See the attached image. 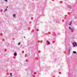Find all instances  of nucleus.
Returning a JSON list of instances; mask_svg holds the SVG:
<instances>
[{"instance_id": "20e7f679", "label": "nucleus", "mask_w": 77, "mask_h": 77, "mask_svg": "<svg viewBox=\"0 0 77 77\" xmlns=\"http://www.w3.org/2000/svg\"><path fill=\"white\" fill-rule=\"evenodd\" d=\"M47 44L48 45H50V42H48V41H47Z\"/></svg>"}, {"instance_id": "9b49d317", "label": "nucleus", "mask_w": 77, "mask_h": 77, "mask_svg": "<svg viewBox=\"0 0 77 77\" xmlns=\"http://www.w3.org/2000/svg\"><path fill=\"white\" fill-rule=\"evenodd\" d=\"M10 75H12V73H10Z\"/></svg>"}, {"instance_id": "dca6fc26", "label": "nucleus", "mask_w": 77, "mask_h": 77, "mask_svg": "<svg viewBox=\"0 0 77 77\" xmlns=\"http://www.w3.org/2000/svg\"><path fill=\"white\" fill-rule=\"evenodd\" d=\"M24 38H25V37H24Z\"/></svg>"}, {"instance_id": "ddd939ff", "label": "nucleus", "mask_w": 77, "mask_h": 77, "mask_svg": "<svg viewBox=\"0 0 77 77\" xmlns=\"http://www.w3.org/2000/svg\"><path fill=\"white\" fill-rule=\"evenodd\" d=\"M10 76H11V77H12V75H10Z\"/></svg>"}, {"instance_id": "4468645a", "label": "nucleus", "mask_w": 77, "mask_h": 77, "mask_svg": "<svg viewBox=\"0 0 77 77\" xmlns=\"http://www.w3.org/2000/svg\"><path fill=\"white\" fill-rule=\"evenodd\" d=\"M6 12V11H5V10L3 11L4 12Z\"/></svg>"}, {"instance_id": "423d86ee", "label": "nucleus", "mask_w": 77, "mask_h": 77, "mask_svg": "<svg viewBox=\"0 0 77 77\" xmlns=\"http://www.w3.org/2000/svg\"><path fill=\"white\" fill-rule=\"evenodd\" d=\"M16 15H15V14H14L13 15V17H15V16H16Z\"/></svg>"}, {"instance_id": "0eeeda50", "label": "nucleus", "mask_w": 77, "mask_h": 77, "mask_svg": "<svg viewBox=\"0 0 77 77\" xmlns=\"http://www.w3.org/2000/svg\"><path fill=\"white\" fill-rule=\"evenodd\" d=\"M73 53H75V54L76 53V52H75V51H73Z\"/></svg>"}, {"instance_id": "39448f33", "label": "nucleus", "mask_w": 77, "mask_h": 77, "mask_svg": "<svg viewBox=\"0 0 77 77\" xmlns=\"http://www.w3.org/2000/svg\"><path fill=\"white\" fill-rule=\"evenodd\" d=\"M72 24V22H70L69 23V26H71Z\"/></svg>"}, {"instance_id": "f257e3e1", "label": "nucleus", "mask_w": 77, "mask_h": 77, "mask_svg": "<svg viewBox=\"0 0 77 77\" xmlns=\"http://www.w3.org/2000/svg\"><path fill=\"white\" fill-rule=\"evenodd\" d=\"M69 30H70L71 32H73L74 29L71 28V27L70 26L69 27Z\"/></svg>"}, {"instance_id": "f3484780", "label": "nucleus", "mask_w": 77, "mask_h": 77, "mask_svg": "<svg viewBox=\"0 0 77 77\" xmlns=\"http://www.w3.org/2000/svg\"><path fill=\"white\" fill-rule=\"evenodd\" d=\"M69 8H71V7L69 6Z\"/></svg>"}, {"instance_id": "7ed1b4c3", "label": "nucleus", "mask_w": 77, "mask_h": 77, "mask_svg": "<svg viewBox=\"0 0 77 77\" xmlns=\"http://www.w3.org/2000/svg\"><path fill=\"white\" fill-rule=\"evenodd\" d=\"M14 56H17V54L16 53H15L14 54Z\"/></svg>"}, {"instance_id": "6e6552de", "label": "nucleus", "mask_w": 77, "mask_h": 77, "mask_svg": "<svg viewBox=\"0 0 77 77\" xmlns=\"http://www.w3.org/2000/svg\"><path fill=\"white\" fill-rule=\"evenodd\" d=\"M20 44H21V43H20V42H19V43H18V45H20Z\"/></svg>"}, {"instance_id": "1a4fd4ad", "label": "nucleus", "mask_w": 77, "mask_h": 77, "mask_svg": "<svg viewBox=\"0 0 77 77\" xmlns=\"http://www.w3.org/2000/svg\"><path fill=\"white\" fill-rule=\"evenodd\" d=\"M7 11V8H6L5 9V11Z\"/></svg>"}, {"instance_id": "2eb2a0df", "label": "nucleus", "mask_w": 77, "mask_h": 77, "mask_svg": "<svg viewBox=\"0 0 77 77\" xmlns=\"http://www.w3.org/2000/svg\"><path fill=\"white\" fill-rule=\"evenodd\" d=\"M7 8H8V6H7V8H6V9H7Z\"/></svg>"}, {"instance_id": "9d476101", "label": "nucleus", "mask_w": 77, "mask_h": 77, "mask_svg": "<svg viewBox=\"0 0 77 77\" xmlns=\"http://www.w3.org/2000/svg\"><path fill=\"white\" fill-rule=\"evenodd\" d=\"M5 1V2H8V0H4Z\"/></svg>"}, {"instance_id": "f03ea898", "label": "nucleus", "mask_w": 77, "mask_h": 77, "mask_svg": "<svg viewBox=\"0 0 77 77\" xmlns=\"http://www.w3.org/2000/svg\"><path fill=\"white\" fill-rule=\"evenodd\" d=\"M72 45H73V47H76V46H77V43H76V42H73L72 44Z\"/></svg>"}, {"instance_id": "f8f14e48", "label": "nucleus", "mask_w": 77, "mask_h": 77, "mask_svg": "<svg viewBox=\"0 0 77 77\" xmlns=\"http://www.w3.org/2000/svg\"><path fill=\"white\" fill-rule=\"evenodd\" d=\"M69 52H70V49H69Z\"/></svg>"}]
</instances>
